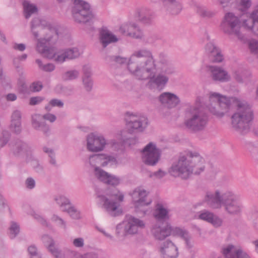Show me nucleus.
Here are the masks:
<instances>
[{
  "mask_svg": "<svg viewBox=\"0 0 258 258\" xmlns=\"http://www.w3.org/2000/svg\"><path fill=\"white\" fill-rule=\"evenodd\" d=\"M31 31L34 37L39 36L44 37L38 39L36 50L43 57L53 59L58 63H62L67 59H73L78 57L82 52L77 47H73L57 51L54 47H50V42H53L58 37V29L39 18H35L31 22Z\"/></svg>",
  "mask_w": 258,
  "mask_h": 258,
  "instance_id": "obj_1",
  "label": "nucleus"
},
{
  "mask_svg": "<svg viewBox=\"0 0 258 258\" xmlns=\"http://www.w3.org/2000/svg\"><path fill=\"white\" fill-rule=\"evenodd\" d=\"M205 160L196 152L188 151L181 155L169 169V173L174 177L188 178L192 174H199L205 169Z\"/></svg>",
  "mask_w": 258,
  "mask_h": 258,
  "instance_id": "obj_2",
  "label": "nucleus"
},
{
  "mask_svg": "<svg viewBox=\"0 0 258 258\" xmlns=\"http://www.w3.org/2000/svg\"><path fill=\"white\" fill-rule=\"evenodd\" d=\"M209 108L204 98L198 97L195 103L188 105L185 110V118L184 124L185 127L194 132L204 130L208 124Z\"/></svg>",
  "mask_w": 258,
  "mask_h": 258,
  "instance_id": "obj_3",
  "label": "nucleus"
},
{
  "mask_svg": "<svg viewBox=\"0 0 258 258\" xmlns=\"http://www.w3.org/2000/svg\"><path fill=\"white\" fill-rule=\"evenodd\" d=\"M88 162L90 166L94 168V176L99 181L112 186L119 184V177L110 174L100 168L116 166L118 162L115 157L107 154H95L90 156Z\"/></svg>",
  "mask_w": 258,
  "mask_h": 258,
  "instance_id": "obj_4",
  "label": "nucleus"
},
{
  "mask_svg": "<svg viewBox=\"0 0 258 258\" xmlns=\"http://www.w3.org/2000/svg\"><path fill=\"white\" fill-rule=\"evenodd\" d=\"M237 106V111L231 117L232 127L240 135H245L249 132L252 125L254 112L247 103L239 102Z\"/></svg>",
  "mask_w": 258,
  "mask_h": 258,
  "instance_id": "obj_5",
  "label": "nucleus"
},
{
  "mask_svg": "<svg viewBox=\"0 0 258 258\" xmlns=\"http://www.w3.org/2000/svg\"><path fill=\"white\" fill-rule=\"evenodd\" d=\"M114 61L121 65L127 66L128 71L136 78V72L142 73L144 71V64L149 61H152L155 63L152 53L149 50L141 49L136 50L132 54L130 58L116 56Z\"/></svg>",
  "mask_w": 258,
  "mask_h": 258,
  "instance_id": "obj_6",
  "label": "nucleus"
},
{
  "mask_svg": "<svg viewBox=\"0 0 258 258\" xmlns=\"http://www.w3.org/2000/svg\"><path fill=\"white\" fill-rule=\"evenodd\" d=\"M144 71L142 73L136 72V78L138 80L149 79L147 84L150 89L156 88L159 89H163L169 81L167 74L160 70V72L156 74V72L159 69H156V64L152 61L147 62L144 66Z\"/></svg>",
  "mask_w": 258,
  "mask_h": 258,
  "instance_id": "obj_7",
  "label": "nucleus"
},
{
  "mask_svg": "<svg viewBox=\"0 0 258 258\" xmlns=\"http://www.w3.org/2000/svg\"><path fill=\"white\" fill-rule=\"evenodd\" d=\"M124 199V195L115 189L111 192H98L97 203L110 216L116 217L122 213L121 203Z\"/></svg>",
  "mask_w": 258,
  "mask_h": 258,
  "instance_id": "obj_8",
  "label": "nucleus"
},
{
  "mask_svg": "<svg viewBox=\"0 0 258 258\" xmlns=\"http://www.w3.org/2000/svg\"><path fill=\"white\" fill-rule=\"evenodd\" d=\"M136 142V139H130L126 141L119 139L116 141L115 139L107 142L105 137L101 134L92 133L86 137V147L88 151L92 152H99L103 151L106 145H110L113 150L118 151L121 149L125 144L131 145V141Z\"/></svg>",
  "mask_w": 258,
  "mask_h": 258,
  "instance_id": "obj_9",
  "label": "nucleus"
},
{
  "mask_svg": "<svg viewBox=\"0 0 258 258\" xmlns=\"http://www.w3.org/2000/svg\"><path fill=\"white\" fill-rule=\"evenodd\" d=\"M132 203L135 211L137 214H142L144 216L149 215L152 212V209L148 207L152 202L149 197V192L143 187H136L132 192Z\"/></svg>",
  "mask_w": 258,
  "mask_h": 258,
  "instance_id": "obj_10",
  "label": "nucleus"
},
{
  "mask_svg": "<svg viewBox=\"0 0 258 258\" xmlns=\"http://www.w3.org/2000/svg\"><path fill=\"white\" fill-rule=\"evenodd\" d=\"M146 227L145 221L131 215H126L123 221L116 227V232L118 236L134 235Z\"/></svg>",
  "mask_w": 258,
  "mask_h": 258,
  "instance_id": "obj_11",
  "label": "nucleus"
},
{
  "mask_svg": "<svg viewBox=\"0 0 258 258\" xmlns=\"http://www.w3.org/2000/svg\"><path fill=\"white\" fill-rule=\"evenodd\" d=\"M235 98L228 97L219 93L211 92V113L222 117L225 113L228 112Z\"/></svg>",
  "mask_w": 258,
  "mask_h": 258,
  "instance_id": "obj_12",
  "label": "nucleus"
},
{
  "mask_svg": "<svg viewBox=\"0 0 258 258\" xmlns=\"http://www.w3.org/2000/svg\"><path fill=\"white\" fill-rule=\"evenodd\" d=\"M151 232L156 239L160 240L164 239L170 235L179 237L183 240L191 235L189 232L184 228L172 227L168 224L164 226H161L157 224H155L152 226Z\"/></svg>",
  "mask_w": 258,
  "mask_h": 258,
  "instance_id": "obj_13",
  "label": "nucleus"
},
{
  "mask_svg": "<svg viewBox=\"0 0 258 258\" xmlns=\"http://www.w3.org/2000/svg\"><path fill=\"white\" fill-rule=\"evenodd\" d=\"M73 4L72 15L75 21L83 23L92 21L94 16L88 3L83 0H73Z\"/></svg>",
  "mask_w": 258,
  "mask_h": 258,
  "instance_id": "obj_14",
  "label": "nucleus"
},
{
  "mask_svg": "<svg viewBox=\"0 0 258 258\" xmlns=\"http://www.w3.org/2000/svg\"><path fill=\"white\" fill-rule=\"evenodd\" d=\"M126 126L131 131L143 132L148 125L147 117L140 114L126 112Z\"/></svg>",
  "mask_w": 258,
  "mask_h": 258,
  "instance_id": "obj_15",
  "label": "nucleus"
},
{
  "mask_svg": "<svg viewBox=\"0 0 258 258\" xmlns=\"http://www.w3.org/2000/svg\"><path fill=\"white\" fill-rule=\"evenodd\" d=\"M160 151L153 143L148 144L142 151L143 162L148 165L154 166L160 158Z\"/></svg>",
  "mask_w": 258,
  "mask_h": 258,
  "instance_id": "obj_16",
  "label": "nucleus"
},
{
  "mask_svg": "<svg viewBox=\"0 0 258 258\" xmlns=\"http://www.w3.org/2000/svg\"><path fill=\"white\" fill-rule=\"evenodd\" d=\"M56 119L55 115L50 113H46L43 115L35 114L32 116V125L35 129L41 131L44 134L47 135L49 132L50 129L43 119L52 123L55 121Z\"/></svg>",
  "mask_w": 258,
  "mask_h": 258,
  "instance_id": "obj_17",
  "label": "nucleus"
},
{
  "mask_svg": "<svg viewBox=\"0 0 258 258\" xmlns=\"http://www.w3.org/2000/svg\"><path fill=\"white\" fill-rule=\"evenodd\" d=\"M224 199L223 206L228 214L231 215H238L241 213L242 204L233 193L228 191V195L224 196Z\"/></svg>",
  "mask_w": 258,
  "mask_h": 258,
  "instance_id": "obj_18",
  "label": "nucleus"
},
{
  "mask_svg": "<svg viewBox=\"0 0 258 258\" xmlns=\"http://www.w3.org/2000/svg\"><path fill=\"white\" fill-rule=\"evenodd\" d=\"M226 24L230 30H224V32L229 34L234 33L240 39H242L243 35L240 31V21L239 19L234 13H227L224 16V20L222 25Z\"/></svg>",
  "mask_w": 258,
  "mask_h": 258,
  "instance_id": "obj_19",
  "label": "nucleus"
},
{
  "mask_svg": "<svg viewBox=\"0 0 258 258\" xmlns=\"http://www.w3.org/2000/svg\"><path fill=\"white\" fill-rule=\"evenodd\" d=\"M120 32L127 36L135 39H142L143 32L139 25L133 21H128L123 23L120 27Z\"/></svg>",
  "mask_w": 258,
  "mask_h": 258,
  "instance_id": "obj_20",
  "label": "nucleus"
},
{
  "mask_svg": "<svg viewBox=\"0 0 258 258\" xmlns=\"http://www.w3.org/2000/svg\"><path fill=\"white\" fill-rule=\"evenodd\" d=\"M54 200L61 210L67 212L72 218L79 219L81 218L80 211L72 205L70 200L66 197L59 195L56 197Z\"/></svg>",
  "mask_w": 258,
  "mask_h": 258,
  "instance_id": "obj_21",
  "label": "nucleus"
},
{
  "mask_svg": "<svg viewBox=\"0 0 258 258\" xmlns=\"http://www.w3.org/2000/svg\"><path fill=\"white\" fill-rule=\"evenodd\" d=\"M221 252L224 258H251L241 248H237L232 244H229L222 248Z\"/></svg>",
  "mask_w": 258,
  "mask_h": 258,
  "instance_id": "obj_22",
  "label": "nucleus"
},
{
  "mask_svg": "<svg viewBox=\"0 0 258 258\" xmlns=\"http://www.w3.org/2000/svg\"><path fill=\"white\" fill-rule=\"evenodd\" d=\"M159 251L163 258H177L178 256V249L171 241L166 240L160 246Z\"/></svg>",
  "mask_w": 258,
  "mask_h": 258,
  "instance_id": "obj_23",
  "label": "nucleus"
},
{
  "mask_svg": "<svg viewBox=\"0 0 258 258\" xmlns=\"http://www.w3.org/2000/svg\"><path fill=\"white\" fill-rule=\"evenodd\" d=\"M160 102L168 108H173L180 103L179 98L175 94L170 92H164L159 96Z\"/></svg>",
  "mask_w": 258,
  "mask_h": 258,
  "instance_id": "obj_24",
  "label": "nucleus"
},
{
  "mask_svg": "<svg viewBox=\"0 0 258 258\" xmlns=\"http://www.w3.org/2000/svg\"><path fill=\"white\" fill-rule=\"evenodd\" d=\"M155 64L157 69L162 70L167 74H172L174 73L173 67L171 64L167 56L163 53L159 54L158 59L156 61L155 60Z\"/></svg>",
  "mask_w": 258,
  "mask_h": 258,
  "instance_id": "obj_25",
  "label": "nucleus"
},
{
  "mask_svg": "<svg viewBox=\"0 0 258 258\" xmlns=\"http://www.w3.org/2000/svg\"><path fill=\"white\" fill-rule=\"evenodd\" d=\"M258 10H255L249 14L248 19L243 21V26L247 30L251 31L253 33L258 36Z\"/></svg>",
  "mask_w": 258,
  "mask_h": 258,
  "instance_id": "obj_26",
  "label": "nucleus"
},
{
  "mask_svg": "<svg viewBox=\"0 0 258 258\" xmlns=\"http://www.w3.org/2000/svg\"><path fill=\"white\" fill-rule=\"evenodd\" d=\"M211 73L214 81L224 83L231 80V77L228 73L221 67L211 66Z\"/></svg>",
  "mask_w": 258,
  "mask_h": 258,
  "instance_id": "obj_27",
  "label": "nucleus"
},
{
  "mask_svg": "<svg viewBox=\"0 0 258 258\" xmlns=\"http://www.w3.org/2000/svg\"><path fill=\"white\" fill-rule=\"evenodd\" d=\"M22 113L19 110L13 111L11 117L10 129L13 133L19 134L22 131L21 125Z\"/></svg>",
  "mask_w": 258,
  "mask_h": 258,
  "instance_id": "obj_28",
  "label": "nucleus"
},
{
  "mask_svg": "<svg viewBox=\"0 0 258 258\" xmlns=\"http://www.w3.org/2000/svg\"><path fill=\"white\" fill-rule=\"evenodd\" d=\"M99 38L100 42L104 47H106L109 44L118 40L116 36L106 28H102L100 30Z\"/></svg>",
  "mask_w": 258,
  "mask_h": 258,
  "instance_id": "obj_29",
  "label": "nucleus"
},
{
  "mask_svg": "<svg viewBox=\"0 0 258 258\" xmlns=\"http://www.w3.org/2000/svg\"><path fill=\"white\" fill-rule=\"evenodd\" d=\"M136 16L139 20L144 24H150L153 19L152 12L147 8L142 7L136 12Z\"/></svg>",
  "mask_w": 258,
  "mask_h": 258,
  "instance_id": "obj_30",
  "label": "nucleus"
},
{
  "mask_svg": "<svg viewBox=\"0 0 258 258\" xmlns=\"http://www.w3.org/2000/svg\"><path fill=\"white\" fill-rule=\"evenodd\" d=\"M83 76L82 82L85 89L87 91H90L93 87V81L91 78L92 75L91 67L89 65H85L83 68Z\"/></svg>",
  "mask_w": 258,
  "mask_h": 258,
  "instance_id": "obj_31",
  "label": "nucleus"
},
{
  "mask_svg": "<svg viewBox=\"0 0 258 258\" xmlns=\"http://www.w3.org/2000/svg\"><path fill=\"white\" fill-rule=\"evenodd\" d=\"M228 191L220 194L219 190H216L214 194H211V208L214 209L220 208L224 205V196L228 195Z\"/></svg>",
  "mask_w": 258,
  "mask_h": 258,
  "instance_id": "obj_32",
  "label": "nucleus"
},
{
  "mask_svg": "<svg viewBox=\"0 0 258 258\" xmlns=\"http://www.w3.org/2000/svg\"><path fill=\"white\" fill-rule=\"evenodd\" d=\"M169 211L162 204L158 203L155 206L153 215L155 219L160 221L168 218Z\"/></svg>",
  "mask_w": 258,
  "mask_h": 258,
  "instance_id": "obj_33",
  "label": "nucleus"
},
{
  "mask_svg": "<svg viewBox=\"0 0 258 258\" xmlns=\"http://www.w3.org/2000/svg\"><path fill=\"white\" fill-rule=\"evenodd\" d=\"M163 4L164 9L172 14H177L181 10V6L177 0H161Z\"/></svg>",
  "mask_w": 258,
  "mask_h": 258,
  "instance_id": "obj_34",
  "label": "nucleus"
},
{
  "mask_svg": "<svg viewBox=\"0 0 258 258\" xmlns=\"http://www.w3.org/2000/svg\"><path fill=\"white\" fill-rule=\"evenodd\" d=\"M224 60L221 49L211 42V62L219 63Z\"/></svg>",
  "mask_w": 258,
  "mask_h": 258,
  "instance_id": "obj_35",
  "label": "nucleus"
},
{
  "mask_svg": "<svg viewBox=\"0 0 258 258\" xmlns=\"http://www.w3.org/2000/svg\"><path fill=\"white\" fill-rule=\"evenodd\" d=\"M11 146L13 152L16 155H19L28 151V147L27 145L21 140L17 141Z\"/></svg>",
  "mask_w": 258,
  "mask_h": 258,
  "instance_id": "obj_36",
  "label": "nucleus"
},
{
  "mask_svg": "<svg viewBox=\"0 0 258 258\" xmlns=\"http://www.w3.org/2000/svg\"><path fill=\"white\" fill-rule=\"evenodd\" d=\"M23 6L24 14L27 19L29 18L32 14L37 12L36 6L28 1H24L23 3Z\"/></svg>",
  "mask_w": 258,
  "mask_h": 258,
  "instance_id": "obj_37",
  "label": "nucleus"
},
{
  "mask_svg": "<svg viewBox=\"0 0 258 258\" xmlns=\"http://www.w3.org/2000/svg\"><path fill=\"white\" fill-rule=\"evenodd\" d=\"M192 7L194 8L196 12L202 18H208L209 16L208 8L205 5L201 4H197L193 2Z\"/></svg>",
  "mask_w": 258,
  "mask_h": 258,
  "instance_id": "obj_38",
  "label": "nucleus"
},
{
  "mask_svg": "<svg viewBox=\"0 0 258 258\" xmlns=\"http://www.w3.org/2000/svg\"><path fill=\"white\" fill-rule=\"evenodd\" d=\"M47 249L55 258H64L65 257L64 252L55 246V243L50 245Z\"/></svg>",
  "mask_w": 258,
  "mask_h": 258,
  "instance_id": "obj_39",
  "label": "nucleus"
},
{
  "mask_svg": "<svg viewBox=\"0 0 258 258\" xmlns=\"http://www.w3.org/2000/svg\"><path fill=\"white\" fill-rule=\"evenodd\" d=\"M28 214L32 215L39 223L44 226L48 227L49 223L47 220L39 213H36L32 210L28 212Z\"/></svg>",
  "mask_w": 258,
  "mask_h": 258,
  "instance_id": "obj_40",
  "label": "nucleus"
},
{
  "mask_svg": "<svg viewBox=\"0 0 258 258\" xmlns=\"http://www.w3.org/2000/svg\"><path fill=\"white\" fill-rule=\"evenodd\" d=\"M79 76V72L76 70H72L66 72L62 78L64 80H73L77 79Z\"/></svg>",
  "mask_w": 258,
  "mask_h": 258,
  "instance_id": "obj_41",
  "label": "nucleus"
},
{
  "mask_svg": "<svg viewBox=\"0 0 258 258\" xmlns=\"http://www.w3.org/2000/svg\"><path fill=\"white\" fill-rule=\"evenodd\" d=\"M200 74L202 76H208L210 74V61L208 59H205L200 69Z\"/></svg>",
  "mask_w": 258,
  "mask_h": 258,
  "instance_id": "obj_42",
  "label": "nucleus"
},
{
  "mask_svg": "<svg viewBox=\"0 0 258 258\" xmlns=\"http://www.w3.org/2000/svg\"><path fill=\"white\" fill-rule=\"evenodd\" d=\"M223 219L218 216L211 212V224L214 227L218 228L222 225Z\"/></svg>",
  "mask_w": 258,
  "mask_h": 258,
  "instance_id": "obj_43",
  "label": "nucleus"
},
{
  "mask_svg": "<svg viewBox=\"0 0 258 258\" xmlns=\"http://www.w3.org/2000/svg\"><path fill=\"white\" fill-rule=\"evenodd\" d=\"M10 235L11 238H15L19 233V225L15 222H12L10 227Z\"/></svg>",
  "mask_w": 258,
  "mask_h": 258,
  "instance_id": "obj_44",
  "label": "nucleus"
},
{
  "mask_svg": "<svg viewBox=\"0 0 258 258\" xmlns=\"http://www.w3.org/2000/svg\"><path fill=\"white\" fill-rule=\"evenodd\" d=\"M51 220L52 222L55 223L57 226L63 229L66 228V222L58 215H53L52 216Z\"/></svg>",
  "mask_w": 258,
  "mask_h": 258,
  "instance_id": "obj_45",
  "label": "nucleus"
},
{
  "mask_svg": "<svg viewBox=\"0 0 258 258\" xmlns=\"http://www.w3.org/2000/svg\"><path fill=\"white\" fill-rule=\"evenodd\" d=\"M36 63L39 66L40 69L45 72H51L54 70L55 67L52 63H47L43 64L41 60L37 59L36 60Z\"/></svg>",
  "mask_w": 258,
  "mask_h": 258,
  "instance_id": "obj_46",
  "label": "nucleus"
},
{
  "mask_svg": "<svg viewBox=\"0 0 258 258\" xmlns=\"http://www.w3.org/2000/svg\"><path fill=\"white\" fill-rule=\"evenodd\" d=\"M251 6V0H240L239 10L243 13H245L248 11Z\"/></svg>",
  "mask_w": 258,
  "mask_h": 258,
  "instance_id": "obj_47",
  "label": "nucleus"
},
{
  "mask_svg": "<svg viewBox=\"0 0 258 258\" xmlns=\"http://www.w3.org/2000/svg\"><path fill=\"white\" fill-rule=\"evenodd\" d=\"M10 133L7 131L0 130L1 147H3L8 142L10 138Z\"/></svg>",
  "mask_w": 258,
  "mask_h": 258,
  "instance_id": "obj_48",
  "label": "nucleus"
},
{
  "mask_svg": "<svg viewBox=\"0 0 258 258\" xmlns=\"http://www.w3.org/2000/svg\"><path fill=\"white\" fill-rule=\"evenodd\" d=\"M63 106V103L61 100L57 99H53L49 101V104L45 106V109L48 111H50L51 107H62Z\"/></svg>",
  "mask_w": 258,
  "mask_h": 258,
  "instance_id": "obj_49",
  "label": "nucleus"
},
{
  "mask_svg": "<svg viewBox=\"0 0 258 258\" xmlns=\"http://www.w3.org/2000/svg\"><path fill=\"white\" fill-rule=\"evenodd\" d=\"M248 48L250 52L256 55L258 59V41L252 40L248 43Z\"/></svg>",
  "mask_w": 258,
  "mask_h": 258,
  "instance_id": "obj_50",
  "label": "nucleus"
},
{
  "mask_svg": "<svg viewBox=\"0 0 258 258\" xmlns=\"http://www.w3.org/2000/svg\"><path fill=\"white\" fill-rule=\"evenodd\" d=\"M72 243L74 247L81 248H83L85 245V240L83 237H76L72 239Z\"/></svg>",
  "mask_w": 258,
  "mask_h": 258,
  "instance_id": "obj_51",
  "label": "nucleus"
},
{
  "mask_svg": "<svg viewBox=\"0 0 258 258\" xmlns=\"http://www.w3.org/2000/svg\"><path fill=\"white\" fill-rule=\"evenodd\" d=\"M41 240L44 245L48 249V247L50 245L54 244L55 242L53 239L50 236L45 234L43 235L41 237Z\"/></svg>",
  "mask_w": 258,
  "mask_h": 258,
  "instance_id": "obj_52",
  "label": "nucleus"
},
{
  "mask_svg": "<svg viewBox=\"0 0 258 258\" xmlns=\"http://www.w3.org/2000/svg\"><path fill=\"white\" fill-rule=\"evenodd\" d=\"M43 151L46 153H47L48 154V156L50 158V163L52 164H55V160L54 158V154L53 152V151L47 147H44L43 148Z\"/></svg>",
  "mask_w": 258,
  "mask_h": 258,
  "instance_id": "obj_53",
  "label": "nucleus"
},
{
  "mask_svg": "<svg viewBox=\"0 0 258 258\" xmlns=\"http://www.w3.org/2000/svg\"><path fill=\"white\" fill-rule=\"evenodd\" d=\"M199 219L210 222V212L207 210H203L200 212Z\"/></svg>",
  "mask_w": 258,
  "mask_h": 258,
  "instance_id": "obj_54",
  "label": "nucleus"
},
{
  "mask_svg": "<svg viewBox=\"0 0 258 258\" xmlns=\"http://www.w3.org/2000/svg\"><path fill=\"white\" fill-rule=\"evenodd\" d=\"M42 88V84L40 82H35L30 86V90L33 92H38Z\"/></svg>",
  "mask_w": 258,
  "mask_h": 258,
  "instance_id": "obj_55",
  "label": "nucleus"
},
{
  "mask_svg": "<svg viewBox=\"0 0 258 258\" xmlns=\"http://www.w3.org/2000/svg\"><path fill=\"white\" fill-rule=\"evenodd\" d=\"M202 42L203 44H205V50L207 54L208 55L209 50V43L210 41L208 33L207 32L205 33L204 37L202 38Z\"/></svg>",
  "mask_w": 258,
  "mask_h": 258,
  "instance_id": "obj_56",
  "label": "nucleus"
},
{
  "mask_svg": "<svg viewBox=\"0 0 258 258\" xmlns=\"http://www.w3.org/2000/svg\"><path fill=\"white\" fill-rule=\"evenodd\" d=\"M25 184L27 188L33 189L35 186V181L32 177H29L26 180Z\"/></svg>",
  "mask_w": 258,
  "mask_h": 258,
  "instance_id": "obj_57",
  "label": "nucleus"
},
{
  "mask_svg": "<svg viewBox=\"0 0 258 258\" xmlns=\"http://www.w3.org/2000/svg\"><path fill=\"white\" fill-rule=\"evenodd\" d=\"M166 174V173L165 171L160 169L156 172L151 173L150 174V177H155L156 178L160 179V178H163L164 176H165Z\"/></svg>",
  "mask_w": 258,
  "mask_h": 258,
  "instance_id": "obj_58",
  "label": "nucleus"
},
{
  "mask_svg": "<svg viewBox=\"0 0 258 258\" xmlns=\"http://www.w3.org/2000/svg\"><path fill=\"white\" fill-rule=\"evenodd\" d=\"M183 240L184 241L185 246L187 249L189 250L194 247V241L192 240L191 235Z\"/></svg>",
  "mask_w": 258,
  "mask_h": 258,
  "instance_id": "obj_59",
  "label": "nucleus"
},
{
  "mask_svg": "<svg viewBox=\"0 0 258 258\" xmlns=\"http://www.w3.org/2000/svg\"><path fill=\"white\" fill-rule=\"evenodd\" d=\"M28 251L30 256L40 254L37 251V248L34 245H31L28 248Z\"/></svg>",
  "mask_w": 258,
  "mask_h": 258,
  "instance_id": "obj_60",
  "label": "nucleus"
},
{
  "mask_svg": "<svg viewBox=\"0 0 258 258\" xmlns=\"http://www.w3.org/2000/svg\"><path fill=\"white\" fill-rule=\"evenodd\" d=\"M96 228L98 231H99L100 232L102 233L106 237L110 239V240L113 239V237L111 234L107 233L105 230V229L104 228H103L102 227L97 226H96Z\"/></svg>",
  "mask_w": 258,
  "mask_h": 258,
  "instance_id": "obj_61",
  "label": "nucleus"
},
{
  "mask_svg": "<svg viewBox=\"0 0 258 258\" xmlns=\"http://www.w3.org/2000/svg\"><path fill=\"white\" fill-rule=\"evenodd\" d=\"M43 100V98L41 97H31L30 99L29 104L31 105H35L40 103Z\"/></svg>",
  "mask_w": 258,
  "mask_h": 258,
  "instance_id": "obj_62",
  "label": "nucleus"
},
{
  "mask_svg": "<svg viewBox=\"0 0 258 258\" xmlns=\"http://www.w3.org/2000/svg\"><path fill=\"white\" fill-rule=\"evenodd\" d=\"M13 48L20 51H23L26 49V46L23 43H14Z\"/></svg>",
  "mask_w": 258,
  "mask_h": 258,
  "instance_id": "obj_63",
  "label": "nucleus"
},
{
  "mask_svg": "<svg viewBox=\"0 0 258 258\" xmlns=\"http://www.w3.org/2000/svg\"><path fill=\"white\" fill-rule=\"evenodd\" d=\"M219 172V169L216 167H214L211 164V180L215 178L216 174Z\"/></svg>",
  "mask_w": 258,
  "mask_h": 258,
  "instance_id": "obj_64",
  "label": "nucleus"
}]
</instances>
